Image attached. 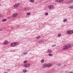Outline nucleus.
Wrapping results in <instances>:
<instances>
[{"label": "nucleus", "instance_id": "4468645a", "mask_svg": "<svg viewBox=\"0 0 73 73\" xmlns=\"http://www.w3.org/2000/svg\"><path fill=\"white\" fill-rule=\"evenodd\" d=\"M14 43L15 44V46H17V45H19V43L17 42H14Z\"/></svg>", "mask_w": 73, "mask_h": 73}, {"label": "nucleus", "instance_id": "72a5a7b5", "mask_svg": "<svg viewBox=\"0 0 73 73\" xmlns=\"http://www.w3.org/2000/svg\"><path fill=\"white\" fill-rule=\"evenodd\" d=\"M62 27H64V25H63L61 26Z\"/></svg>", "mask_w": 73, "mask_h": 73}, {"label": "nucleus", "instance_id": "a878e982", "mask_svg": "<svg viewBox=\"0 0 73 73\" xmlns=\"http://www.w3.org/2000/svg\"><path fill=\"white\" fill-rule=\"evenodd\" d=\"M61 36V35L60 34H59L58 35V37H60Z\"/></svg>", "mask_w": 73, "mask_h": 73}, {"label": "nucleus", "instance_id": "f257e3e1", "mask_svg": "<svg viewBox=\"0 0 73 73\" xmlns=\"http://www.w3.org/2000/svg\"><path fill=\"white\" fill-rule=\"evenodd\" d=\"M71 45L70 44H68L66 46H64L63 47V49L64 50H66L68 49L69 48H70Z\"/></svg>", "mask_w": 73, "mask_h": 73}, {"label": "nucleus", "instance_id": "c85d7f7f", "mask_svg": "<svg viewBox=\"0 0 73 73\" xmlns=\"http://www.w3.org/2000/svg\"><path fill=\"white\" fill-rule=\"evenodd\" d=\"M61 64H58V66H61Z\"/></svg>", "mask_w": 73, "mask_h": 73}, {"label": "nucleus", "instance_id": "f8f14e48", "mask_svg": "<svg viewBox=\"0 0 73 73\" xmlns=\"http://www.w3.org/2000/svg\"><path fill=\"white\" fill-rule=\"evenodd\" d=\"M30 1L31 3H34L35 2V0H30Z\"/></svg>", "mask_w": 73, "mask_h": 73}, {"label": "nucleus", "instance_id": "0eeeda50", "mask_svg": "<svg viewBox=\"0 0 73 73\" xmlns=\"http://www.w3.org/2000/svg\"><path fill=\"white\" fill-rule=\"evenodd\" d=\"M51 66V65L50 64H46V68H49Z\"/></svg>", "mask_w": 73, "mask_h": 73}, {"label": "nucleus", "instance_id": "1a4fd4ad", "mask_svg": "<svg viewBox=\"0 0 73 73\" xmlns=\"http://www.w3.org/2000/svg\"><path fill=\"white\" fill-rule=\"evenodd\" d=\"M69 32L70 35H71V34L73 33V31H69Z\"/></svg>", "mask_w": 73, "mask_h": 73}, {"label": "nucleus", "instance_id": "a211bd4d", "mask_svg": "<svg viewBox=\"0 0 73 73\" xmlns=\"http://www.w3.org/2000/svg\"><path fill=\"white\" fill-rule=\"evenodd\" d=\"M41 61L42 63H44V59L42 60Z\"/></svg>", "mask_w": 73, "mask_h": 73}, {"label": "nucleus", "instance_id": "aec40b11", "mask_svg": "<svg viewBox=\"0 0 73 73\" xmlns=\"http://www.w3.org/2000/svg\"><path fill=\"white\" fill-rule=\"evenodd\" d=\"M44 41H40L39 42V44H42V43H44Z\"/></svg>", "mask_w": 73, "mask_h": 73}, {"label": "nucleus", "instance_id": "ea45409f", "mask_svg": "<svg viewBox=\"0 0 73 73\" xmlns=\"http://www.w3.org/2000/svg\"><path fill=\"white\" fill-rule=\"evenodd\" d=\"M1 6V4H0V6Z\"/></svg>", "mask_w": 73, "mask_h": 73}, {"label": "nucleus", "instance_id": "cd10ccee", "mask_svg": "<svg viewBox=\"0 0 73 73\" xmlns=\"http://www.w3.org/2000/svg\"><path fill=\"white\" fill-rule=\"evenodd\" d=\"M28 53H27V52H26V53L24 52V55H25L26 54H27Z\"/></svg>", "mask_w": 73, "mask_h": 73}, {"label": "nucleus", "instance_id": "f704fd0d", "mask_svg": "<svg viewBox=\"0 0 73 73\" xmlns=\"http://www.w3.org/2000/svg\"><path fill=\"white\" fill-rule=\"evenodd\" d=\"M16 27H17V28H18V27H19V25H17V26Z\"/></svg>", "mask_w": 73, "mask_h": 73}, {"label": "nucleus", "instance_id": "39448f33", "mask_svg": "<svg viewBox=\"0 0 73 73\" xmlns=\"http://www.w3.org/2000/svg\"><path fill=\"white\" fill-rule=\"evenodd\" d=\"M17 13L14 14L13 15V17H17Z\"/></svg>", "mask_w": 73, "mask_h": 73}, {"label": "nucleus", "instance_id": "7ed1b4c3", "mask_svg": "<svg viewBox=\"0 0 73 73\" xmlns=\"http://www.w3.org/2000/svg\"><path fill=\"white\" fill-rule=\"evenodd\" d=\"M31 66V64L28 63L25 64L24 65V66L25 68H27V67H29V66Z\"/></svg>", "mask_w": 73, "mask_h": 73}, {"label": "nucleus", "instance_id": "bb28decb", "mask_svg": "<svg viewBox=\"0 0 73 73\" xmlns=\"http://www.w3.org/2000/svg\"><path fill=\"white\" fill-rule=\"evenodd\" d=\"M56 2L60 3V0H56Z\"/></svg>", "mask_w": 73, "mask_h": 73}, {"label": "nucleus", "instance_id": "20e7f679", "mask_svg": "<svg viewBox=\"0 0 73 73\" xmlns=\"http://www.w3.org/2000/svg\"><path fill=\"white\" fill-rule=\"evenodd\" d=\"M8 44V41L7 40H6L3 42V44L4 45H7Z\"/></svg>", "mask_w": 73, "mask_h": 73}, {"label": "nucleus", "instance_id": "473e14b6", "mask_svg": "<svg viewBox=\"0 0 73 73\" xmlns=\"http://www.w3.org/2000/svg\"><path fill=\"white\" fill-rule=\"evenodd\" d=\"M56 46V45L54 44V45L52 46Z\"/></svg>", "mask_w": 73, "mask_h": 73}, {"label": "nucleus", "instance_id": "2f4dec72", "mask_svg": "<svg viewBox=\"0 0 73 73\" xmlns=\"http://www.w3.org/2000/svg\"><path fill=\"white\" fill-rule=\"evenodd\" d=\"M72 1H70L69 2V3H72Z\"/></svg>", "mask_w": 73, "mask_h": 73}, {"label": "nucleus", "instance_id": "423d86ee", "mask_svg": "<svg viewBox=\"0 0 73 73\" xmlns=\"http://www.w3.org/2000/svg\"><path fill=\"white\" fill-rule=\"evenodd\" d=\"M19 6V5H18V4H17L14 5V7L15 8H17V7H18Z\"/></svg>", "mask_w": 73, "mask_h": 73}, {"label": "nucleus", "instance_id": "c9c22d12", "mask_svg": "<svg viewBox=\"0 0 73 73\" xmlns=\"http://www.w3.org/2000/svg\"><path fill=\"white\" fill-rule=\"evenodd\" d=\"M17 4H18V5H19V6L20 5V3H19V4L18 3H17Z\"/></svg>", "mask_w": 73, "mask_h": 73}, {"label": "nucleus", "instance_id": "9b49d317", "mask_svg": "<svg viewBox=\"0 0 73 73\" xmlns=\"http://www.w3.org/2000/svg\"><path fill=\"white\" fill-rule=\"evenodd\" d=\"M29 9V8L28 7H26L25 8L24 10L25 11H27V10H28Z\"/></svg>", "mask_w": 73, "mask_h": 73}, {"label": "nucleus", "instance_id": "4c0bfd02", "mask_svg": "<svg viewBox=\"0 0 73 73\" xmlns=\"http://www.w3.org/2000/svg\"><path fill=\"white\" fill-rule=\"evenodd\" d=\"M4 73H8V72H5Z\"/></svg>", "mask_w": 73, "mask_h": 73}, {"label": "nucleus", "instance_id": "dca6fc26", "mask_svg": "<svg viewBox=\"0 0 73 73\" xmlns=\"http://www.w3.org/2000/svg\"><path fill=\"white\" fill-rule=\"evenodd\" d=\"M23 72L24 73H26L27 72V70L25 69L23 70Z\"/></svg>", "mask_w": 73, "mask_h": 73}, {"label": "nucleus", "instance_id": "2eb2a0df", "mask_svg": "<svg viewBox=\"0 0 73 73\" xmlns=\"http://www.w3.org/2000/svg\"><path fill=\"white\" fill-rule=\"evenodd\" d=\"M68 21V20H67V19H65L63 20V21H64V23H65V22H66V21Z\"/></svg>", "mask_w": 73, "mask_h": 73}, {"label": "nucleus", "instance_id": "f03ea898", "mask_svg": "<svg viewBox=\"0 0 73 73\" xmlns=\"http://www.w3.org/2000/svg\"><path fill=\"white\" fill-rule=\"evenodd\" d=\"M48 8L50 9H54V7L52 5H50L48 6Z\"/></svg>", "mask_w": 73, "mask_h": 73}, {"label": "nucleus", "instance_id": "c756f323", "mask_svg": "<svg viewBox=\"0 0 73 73\" xmlns=\"http://www.w3.org/2000/svg\"><path fill=\"white\" fill-rule=\"evenodd\" d=\"M27 15H31V13H27Z\"/></svg>", "mask_w": 73, "mask_h": 73}, {"label": "nucleus", "instance_id": "ddd939ff", "mask_svg": "<svg viewBox=\"0 0 73 73\" xmlns=\"http://www.w3.org/2000/svg\"><path fill=\"white\" fill-rule=\"evenodd\" d=\"M42 66L44 67V68H46V64H44L42 65Z\"/></svg>", "mask_w": 73, "mask_h": 73}, {"label": "nucleus", "instance_id": "6e6552de", "mask_svg": "<svg viewBox=\"0 0 73 73\" xmlns=\"http://www.w3.org/2000/svg\"><path fill=\"white\" fill-rule=\"evenodd\" d=\"M11 46L12 47L15 46H16V44H15V43H12L11 44Z\"/></svg>", "mask_w": 73, "mask_h": 73}, {"label": "nucleus", "instance_id": "393cba45", "mask_svg": "<svg viewBox=\"0 0 73 73\" xmlns=\"http://www.w3.org/2000/svg\"><path fill=\"white\" fill-rule=\"evenodd\" d=\"M69 8H71L72 9V8H73V5H72L71 6V7H69Z\"/></svg>", "mask_w": 73, "mask_h": 73}, {"label": "nucleus", "instance_id": "58836bf2", "mask_svg": "<svg viewBox=\"0 0 73 73\" xmlns=\"http://www.w3.org/2000/svg\"><path fill=\"white\" fill-rule=\"evenodd\" d=\"M69 73H73V72H70Z\"/></svg>", "mask_w": 73, "mask_h": 73}, {"label": "nucleus", "instance_id": "6ab92c4d", "mask_svg": "<svg viewBox=\"0 0 73 73\" xmlns=\"http://www.w3.org/2000/svg\"><path fill=\"white\" fill-rule=\"evenodd\" d=\"M48 56L50 57H51V56H53V54H48Z\"/></svg>", "mask_w": 73, "mask_h": 73}, {"label": "nucleus", "instance_id": "5701e85b", "mask_svg": "<svg viewBox=\"0 0 73 73\" xmlns=\"http://www.w3.org/2000/svg\"><path fill=\"white\" fill-rule=\"evenodd\" d=\"M66 33L67 34H68V35H70V33H69V31H67Z\"/></svg>", "mask_w": 73, "mask_h": 73}, {"label": "nucleus", "instance_id": "e433bc0d", "mask_svg": "<svg viewBox=\"0 0 73 73\" xmlns=\"http://www.w3.org/2000/svg\"><path fill=\"white\" fill-rule=\"evenodd\" d=\"M10 69H9V70H7V71H9V70H10Z\"/></svg>", "mask_w": 73, "mask_h": 73}, {"label": "nucleus", "instance_id": "4be33fe9", "mask_svg": "<svg viewBox=\"0 0 73 73\" xmlns=\"http://www.w3.org/2000/svg\"><path fill=\"white\" fill-rule=\"evenodd\" d=\"M48 14L49 13H45V15H46V16H48Z\"/></svg>", "mask_w": 73, "mask_h": 73}, {"label": "nucleus", "instance_id": "f3484780", "mask_svg": "<svg viewBox=\"0 0 73 73\" xmlns=\"http://www.w3.org/2000/svg\"><path fill=\"white\" fill-rule=\"evenodd\" d=\"M7 21V19H4L2 20V21L3 22H4L5 21Z\"/></svg>", "mask_w": 73, "mask_h": 73}, {"label": "nucleus", "instance_id": "412c9836", "mask_svg": "<svg viewBox=\"0 0 73 73\" xmlns=\"http://www.w3.org/2000/svg\"><path fill=\"white\" fill-rule=\"evenodd\" d=\"M27 62H28V61L27 60H25L24 62V64H26V63H27Z\"/></svg>", "mask_w": 73, "mask_h": 73}, {"label": "nucleus", "instance_id": "9d476101", "mask_svg": "<svg viewBox=\"0 0 73 73\" xmlns=\"http://www.w3.org/2000/svg\"><path fill=\"white\" fill-rule=\"evenodd\" d=\"M47 52L48 53H51V52H52V51L51 50H48L47 51Z\"/></svg>", "mask_w": 73, "mask_h": 73}, {"label": "nucleus", "instance_id": "7c9ffc66", "mask_svg": "<svg viewBox=\"0 0 73 73\" xmlns=\"http://www.w3.org/2000/svg\"><path fill=\"white\" fill-rule=\"evenodd\" d=\"M64 1V0H60V2H62V1Z\"/></svg>", "mask_w": 73, "mask_h": 73}, {"label": "nucleus", "instance_id": "b1692460", "mask_svg": "<svg viewBox=\"0 0 73 73\" xmlns=\"http://www.w3.org/2000/svg\"><path fill=\"white\" fill-rule=\"evenodd\" d=\"M40 36H38L36 37V38H37V39H38L39 38H40Z\"/></svg>", "mask_w": 73, "mask_h": 73}]
</instances>
